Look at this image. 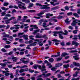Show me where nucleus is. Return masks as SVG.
<instances>
[{"instance_id": "c9c22d12", "label": "nucleus", "mask_w": 80, "mask_h": 80, "mask_svg": "<svg viewBox=\"0 0 80 80\" xmlns=\"http://www.w3.org/2000/svg\"><path fill=\"white\" fill-rule=\"evenodd\" d=\"M45 12H47V11H42L40 12L39 14H40V15H43V14L45 13Z\"/></svg>"}, {"instance_id": "680f3d73", "label": "nucleus", "mask_w": 80, "mask_h": 80, "mask_svg": "<svg viewBox=\"0 0 80 80\" xmlns=\"http://www.w3.org/2000/svg\"><path fill=\"white\" fill-rule=\"evenodd\" d=\"M40 31V30L39 29L35 30L33 32V33H37V32H38Z\"/></svg>"}, {"instance_id": "72a5a7b5", "label": "nucleus", "mask_w": 80, "mask_h": 80, "mask_svg": "<svg viewBox=\"0 0 80 80\" xmlns=\"http://www.w3.org/2000/svg\"><path fill=\"white\" fill-rule=\"evenodd\" d=\"M1 8L2 9V10H8V9H9V8H5V7H2Z\"/></svg>"}, {"instance_id": "b1692460", "label": "nucleus", "mask_w": 80, "mask_h": 80, "mask_svg": "<svg viewBox=\"0 0 80 80\" xmlns=\"http://www.w3.org/2000/svg\"><path fill=\"white\" fill-rule=\"evenodd\" d=\"M5 23H6V24L10 23V19H9L8 20H5Z\"/></svg>"}, {"instance_id": "49530a36", "label": "nucleus", "mask_w": 80, "mask_h": 80, "mask_svg": "<svg viewBox=\"0 0 80 80\" xmlns=\"http://www.w3.org/2000/svg\"><path fill=\"white\" fill-rule=\"evenodd\" d=\"M29 62L30 61H24L23 62V63L24 64H27V63H29Z\"/></svg>"}, {"instance_id": "c03bdc74", "label": "nucleus", "mask_w": 80, "mask_h": 80, "mask_svg": "<svg viewBox=\"0 0 80 80\" xmlns=\"http://www.w3.org/2000/svg\"><path fill=\"white\" fill-rule=\"evenodd\" d=\"M23 22H27L28 23H30V20L28 19L26 20H24Z\"/></svg>"}, {"instance_id": "423d86ee", "label": "nucleus", "mask_w": 80, "mask_h": 80, "mask_svg": "<svg viewBox=\"0 0 80 80\" xmlns=\"http://www.w3.org/2000/svg\"><path fill=\"white\" fill-rule=\"evenodd\" d=\"M53 33H54L53 35L54 36V37H57V34H59V37H60V32L55 31L53 32Z\"/></svg>"}, {"instance_id": "ea45409f", "label": "nucleus", "mask_w": 80, "mask_h": 80, "mask_svg": "<svg viewBox=\"0 0 80 80\" xmlns=\"http://www.w3.org/2000/svg\"><path fill=\"white\" fill-rule=\"evenodd\" d=\"M58 7L57 6L52 8V10H57V9H58Z\"/></svg>"}, {"instance_id": "e2e57ef3", "label": "nucleus", "mask_w": 80, "mask_h": 80, "mask_svg": "<svg viewBox=\"0 0 80 80\" xmlns=\"http://www.w3.org/2000/svg\"><path fill=\"white\" fill-rule=\"evenodd\" d=\"M29 72H31V73H33V72H34V70H31V69H29Z\"/></svg>"}, {"instance_id": "e433bc0d", "label": "nucleus", "mask_w": 80, "mask_h": 80, "mask_svg": "<svg viewBox=\"0 0 80 80\" xmlns=\"http://www.w3.org/2000/svg\"><path fill=\"white\" fill-rule=\"evenodd\" d=\"M78 31V30H76L73 31H72V32L74 33V34H77V33Z\"/></svg>"}, {"instance_id": "79ce46f5", "label": "nucleus", "mask_w": 80, "mask_h": 80, "mask_svg": "<svg viewBox=\"0 0 80 80\" xmlns=\"http://www.w3.org/2000/svg\"><path fill=\"white\" fill-rule=\"evenodd\" d=\"M18 79L19 80H26V79L25 78L24 79V78L22 77H20L18 78Z\"/></svg>"}, {"instance_id": "0eeeda50", "label": "nucleus", "mask_w": 80, "mask_h": 80, "mask_svg": "<svg viewBox=\"0 0 80 80\" xmlns=\"http://www.w3.org/2000/svg\"><path fill=\"white\" fill-rule=\"evenodd\" d=\"M52 41H53V42L55 43V45H58L59 44L58 42H60V41H58L57 39H54L52 40Z\"/></svg>"}, {"instance_id": "37998d69", "label": "nucleus", "mask_w": 80, "mask_h": 80, "mask_svg": "<svg viewBox=\"0 0 80 80\" xmlns=\"http://www.w3.org/2000/svg\"><path fill=\"white\" fill-rule=\"evenodd\" d=\"M76 52H78V51H77V49H76L75 50H72L70 52V53H75Z\"/></svg>"}, {"instance_id": "393cba45", "label": "nucleus", "mask_w": 80, "mask_h": 80, "mask_svg": "<svg viewBox=\"0 0 80 80\" xmlns=\"http://www.w3.org/2000/svg\"><path fill=\"white\" fill-rule=\"evenodd\" d=\"M43 25H42V27H44L45 28L47 27H48V26H49V25H48L47 26H46V25H47V24L45 22H44L43 23Z\"/></svg>"}, {"instance_id": "f257e3e1", "label": "nucleus", "mask_w": 80, "mask_h": 80, "mask_svg": "<svg viewBox=\"0 0 80 80\" xmlns=\"http://www.w3.org/2000/svg\"><path fill=\"white\" fill-rule=\"evenodd\" d=\"M38 67L39 68V69H41L42 72H43L44 71L46 70V69H42V68H45V66L44 65L42 66V67L40 65H35L32 67V69H33V68L34 69H37V68H38Z\"/></svg>"}, {"instance_id": "de8ad7c7", "label": "nucleus", "mask_w": 80, "mask_h": 80, "mask_svg": "<svg viewBox=\"0 0 80 80\" xmlns=\"http://www.w3.org/2000/svg\"><path fill=\"white\" fill-rule=\"evenodd\" d=\"M3 37L4 38L7 37L8 38L9 37V35L5 34L3 36Z\"/></svg>"}, {"instance_id": "7c9ffc66", "label": "nucleus", "mask_w": 80, "mask_h": 80, "mask_svg": "<svg viewBox=\"0 0 80 80\" xmlns=\"http://www.w3.org/2000/svg\"><path fill=\"white\" fill-rule=\"evenodd\" d=\"M15 2H16V3L17 4H19L20 3H22V2H20L18 0H15Z\"/></svg>"}, {"instance_id": "20e7f679", "label": "nucleus", "mask_w": 80, "mask_h": 80, "mask_svg": "<svg viewBox=\"0 0 80 80\" xmlns=\"http://www.w3.org/2000/svg\"><path fill=\"white\" fill-rule=\"evenodd\" d=\"M35 38H44L45 39L47 40L48 39V38L46 35H44L42 36H40L39 35H37Z\"/></svg>"}, {"instance_id": "5701e85b", "label": "nucleus", "mask_w": 80, "mask_h": 80, "mask_svg": "<svg viewBox=\"0 0 80 80\" xmlns=\"http://www.w3.org/2000/svg\"><path fill=\"white\" fill-rule=\"evenodd\" d=\"M79 72H76L75 74L73 75V76L75 77H77L78 76V73H79Z\"/></svg>"}, {"instance_id": "473e14b6", "label": "nucleus", "mask_w": 80, "mask_h": 80, "mask_svg": "<svg viewBox=\"0 0 80 80\" xmlns=\"http://www.w3.org/2000/svg\"><path fill=\"white\" fill-rule=\"evenodd\" d=\"M63 66V67L66 68H68V67H70V65H69V64L64 65Z\"/></svg>"}, {"instance_id": "0e129e2a", "label": "nucleus", "mask_w": 80, "mask_h": 80, "mask_svg": "<svg viewBox=\"0 0 80 80\" xmlns=\"http://www.w3.org/2000/svg\"><path fill=\"white\" fill-rule=\"evenodd\" d=\"M73 14V13H72V12H68L67 13V15H72Z\"/></svg>"}, {"instance_id": "864d4df0", "label": "nucleus", "mask_w": 80, "mask_h": 80, "mask_svg": "<svg viewBox=\"0 0 80 80\" xmlns=\"http://www.w3.org/2000/svg\"><path fill=\"white\" fill-rule=\"evenodd\" d=\"M0 65H1L2 67H5L6 66V64L5 63H1Z\"/></svg>"}, {"instance_id": "6e6552de", "label": "nucleus", "mask_w": 80, "mask_h": 80, "mask_svg": "<svg viewBox=\"0 0 80 80\" xmlns=\"http://www.w3.org/2000/svg\"><path fill=\"white\" fill-rule=\"evenodd\" d=\"M44 63H47V66H48L49 68H51L52 67V66L51 63H50V62H48V61L47 60H45L44 61Z\"/></svg>"}, {"instance_id": "4d7b16f0", "label": "nucleus", "mask_w": 80, "mask_h": 80, "mask_svg": "<svg viewBox=\"0 0 80 80\" xmlns=\"http://www.w3.org/2000/svg\"><path fill=\"white\" fill-rule=\"evenodd\" d=\"M65 9L66 10H69V8H68V6H66L65 7Z\"/></svg>"}, {"instance_id": "338daca9", "label": "nucleus", "mask_w": 80, "mask_h": 80, "mask_svg": "<svg viewBox=\"0 0 80 80\" xmlns=\"http://www.w3.org/2000/svg\"><path fill=\"white\" fill-rule=\"evenodd\" d=\"M68 28H69V29H70V30H73V27L72 26H69L68 27Z\"/></svg>"}, {"instance_id": "6ab92c4d", "label": "nucleus", "mask_w": 80, "mask_h": 80, "mask_svg": "<svg viewBox=\"0 0 80 80\" xmlns=\"http://www.w3.org/2000/svg\"><path fill=\"white\" fill-rule=\"evenodd\" d=\"M69 19L68 18H67L65 20V22L66 23V24H70V21H68Z\"/></svg>"}, {"instance_id": "5fc2aeb1", "label": "nucleus", "mask_w": 80, "mask_h": 80, "mask_svg": "<svg viewBox=\"0 0 80 80\" xmlns=\"http://www.w3.org/2000/svg\"><path fill=\"white\" fill-rule=\"evenodd\" d=\"M79 79H80V78H72V80H79Z\"/></svg>"}, {"instance_id": "09e8293b", "label": "nucleus", "mask_w": 80, "mask_h": 80, "mask_svg": "<svg viewBox=\"0 0 80 80\" xmlns=\"http://www.w3.org/2000/svg\"><path fill=\"white\" fill-rule=\"evenodd\" d=\"M50 62H51V63L53 62V58H51L50 59H49V60Z\"/></svg>"}, {"instance_id": "bb28decb", "label": "nucleus", "mask_w": 80, "mask_h": 80, "mask_svg": "<svg viewBox=\"0 0 80 80\" xmlns=\"http://www.w3.org/2000/svg\"><path fill=\"white\" fill-rule=\"evenodd\" d=\"M10 47H11V46L10 45H6L4 46L5 48H10Z\"/></svg>"}, {"instance_id": "c85d7f7f", "label": "nucleus", "mask_w": 80, "mask_h": 80, "mask_svg": "<svg viewBox=\"0 0 80 80\" xmlns=\"http://www.w3.org/2000/svg\"><path fill=\"white\" fill-rule=\"evenodd\" d=\"M74 38H72L73 40H77V39H78V38H77V37H78V36L77 35H74Z\"/></svg>"}, {"instance_id": "f704fd0d", "label": "nucleus", "mask_w": 80, "mask_h": 80, "mask_svg": "<svg viewBox=\"0 0 80 80\" xmlns=\"http://www.w3.org/2000/svg\"><path fill=\"white\" fill-rule=\"evenodd\" d=\"M36 5L37 6H39L40 7H42L43 6L41 4L39 3H36Z\"/></svg>"}, {"instance_id": "8fccbe9b", "label": "nucleus", "mask_w": 80, "mask_h": 80, "mask_svg": "<svg viewBox=\"0 0 80 80\" xmlns=\"http://www.w3.org/2000/svg\"><path fill=\"white\" fill-rule=\"evenodd\" d=\"M61 45H62V47L65 46V42H61Z\"/></svg>"}, {"instance_id": "052dcab7", "label": "nucleus", "mask_w": 80, "mask_h": 80, "mask_svg": "<svg viewBox=\"0 0 80 80\" xmlns=\"http://www.w3.org/2000/svg\"><path fill=\"white\" fill-rule=\"evenodd\" d=\"M44 75H45V73H42V74L38 76V77H43V75L44 77Z\"/></svg>"}, {"instance_id": "774afa93", "label": "nucleus", "mask_w": 80, "mask_h": 80, "mask_svg": "<svg viewBox=\"0 0 80 80\" xmlns=\"http://www.w3.org/2000/svg\"><path fill=\"white\" fill-rule=\"evenodd\" d=\"M5 16V17H11V14H7Z\"/></svg>"}, {"instance_id": "a878e982", "label": "nucleus", "mask_w": 80, "mask_h": 80, "mask_svg": "<svg viewBox=\"0 0 80 80\" xmlns=\"http://www.w3.org/2000/svg\"><path fill=\"white\" fill-rule=\"evenodd\" d=\"M33 6V3H30L29 4V5L28 6V8H31V7H32Z\"/></svg>"}, {"instance_id": "a18cd8bd", "label": "nucleus", "mask_w": 80, "mask_h": 80, "mask_svg": "<svg viewBox=\"0 0 80 80\" xmlns=\"http://www.w3.org/2000/svg\"><path fill=\"white\" fill-rule=\"evenodd\" d=\"M5 27H6V26L4 25H0V28H5Z\"/></svg>"}, {"instance_id": "f3484780", "label": "nucleus", "mask_w": 80, "mask_h": 80, "mask_svg": "<svg viewBox=\"0 0 80 80\" xmlns=\"http://www.w3.org/2000/svg\"><path fill=\"white\" fill-rule=\"evenodd\" d=\"M9 8H16V9H18V7L16 6H13L12 5L9 6Z\"/></svg>"}, {"instance_id": "3c124183", "label": "nucleus", "mask_w": 80, "mask_h": 80, "mask_svg": "<svg viewBox=\"0 0 80 80\" xmlns=\"http://www.w3.org/2000/svg\"><path fill=\"white\" fill-rule=\"evenodd\" d=\"M26 59V58H21L20 59V61H21L22 62H23L24 61V60Z\"/></svg>"}, {"instance_id": "dca6fc26", "label": "nucleus", "mask_w": 80, "mask_h": 80, "mask_svg": "<svg viewBox=\"0 0 80 80\" xmlns=\"http://www.w3.org/2000/svg\"><path fill=\"white\" fill-rule=\"evenodd\" d=\"M50 3L52 5H53V6H55L56 5H59V3H60L59 2L54 3V2H51Z\"/></svg>"}, {"instance_id": "4be33fe9", "label": "nucleus", "mask_w": 80, "mask_h": 80, "mask_svg": "<svg viewBox=\"0 0 80 80\" xmlns=\"http://www.w3.org/2000/svg\"><path fill=\"white\" fill-rule=\"evenodd\" d=\"M73 15L74 16H75V17H77V18H79L80 16L78 15V14L76 13H73Z\"/></svg>"}, {"instance_id": "39448f33", "label": "nucleus", "mask_w": 80, "mask_h": 80, "mask_svg": "<svg viewBox=\"0 0 80 80\" xmlns=\"http://www.w3.org/2000/svg\"><path fill=\"white\" fill-rule=\"evenodd\" d=\"M50 4H47L46 5H43L42 7H40L41 9H49L50 8V7L47 6H49Z\"/></svg>"}, {"instance_id": "13d9d810", "label": "nucleus", "mask_w": 80, "mask_h": 80, "mask_svg": "<svg viewBox=\"0 0 80 80\" xmlns=\"http://www.w3.org/2000/svg\"><path fill=\"white\" fill-rule=\"evenodd\" d=\"M73 57L74 58L75 60H78L79 59V57H77V56H73Z\"/></svg>"}, {"instance_id": "ddd939ff", "label": "nucleus", "mask_w": 80, "mask_h": 80, "mask_svg": "<svg viewBox=\"0 0 80 80\" xmlns=\"http://www.w3.org/2000/svg\"><path fill=\"white\" fill-rule=\"evenodd\" d=\"M65 33H64V32H63V31H60V33L61 34H63V35H67L68 34V32L67 30H65L64 31Z\"/></svg>"}, {"instance_id": "69168bd1", "label": "nucleus", "mask_w": 80, "mask_h": 80, "mask_svg": "<svg viewBox=\"0 0 80 80\" xmlns=\"http://www.w3.org/2000/svg\"><path fill=\"white\" fill-rule=\"evenodd\" d=\"M24 32H22V33L19 32L18 33V36H19L20 35H23V34H24Z\"/></svg>"}, {"instance_id": "1a4fd4ad", "label": "nucleus", "mask_w": 80, "mask_h": 80, "mask_svg": "<svg viewBox=\"0 0 80 80\" xmlns=\"http://www.w3.org/2000/svg\"><path fill=\"white\" fill-rule=\"evenodd\" d=\"M12 59L13 60V62H17V60L19 59V58L17 57H14V56H12Z\"/></svg>"}, {"instance_id": "7ed1b4c3", "label": "nucleus", "mask_w": 80, "mask_h": 80, "mask_svg": "<svg viewBox=\"0 0 80 80\" xmlns=\"http://www.w3.org/2000/svg\"><path fill=\"white\" fill-rule=\"evenodd\" d=\"M18 18L17 19V21H15L12 22V23H14V24H16L17 23H18L19 22H20L22 20V19H21L22 18V16H18Z\"/></svg>"}, {"instance_id": "aec40b11", "label": "nucleus", "mask_w": 80, "mask_h": 80, "mask_svg": "<svg viewBox=\"0 0 80 80\" xmlns=\"http://www.w3.org/2000/svg\"><path fill=\"white\" fill-rule=\"evenodd\" d=\"M13 53V51H11L9 53H6L5 54V55H12Z\"/></svg>"}, {"instance_id": "a19ab883", "label": "nucleus", "mask_w": 80, "mask_h": 80, "mask_svg": "<svg viewBox=\"0 0 80 80\" xmlns=\"http://www.w3.org/2000/svg\"><path fill=\"white\" fill-rule=\"evenodd\" d=\"M16 18V17L12 16L9 19V20H15Z\"/></svg>"}, {"instance_id": "f8f14e48", "label": "nucleus", "mask_w": 80, "mask_h": 80, "mask_svg": "<svg viewBox=\"0 0 80 80\" xmlns=\"http://www.w3.org/2000/svg\"><path fill=\"white\" fill-rule=\"evenodd\" d=\"M60 52H58V54L57 55H52L51 56L52 57H60Z\"/></svg>"}, {"instance_id": "2f4dec72", "label": "nucleus", "mask_w": 80, "mask_h": 80, "mask_svg": "<svg viewBox=\"0 0 80 80\" xmlns=\"http://www.w3.org/2000/svg\"><path fill=\"white\" fill-rule=\"evenodd\" d=\"M31 27H34V28H38V27H37V25H30Z\"/></svg>"}, {"instance_id": "bf43d9fd", "label": "nucleus", "mask_w": 80, "mask_h": 80, "mask_svg": "<svg viewBox=\"0 0 80 80\" xmlns=\"http://www.w3.org/2000/svg\"><path fill=\"white\" fill-rule=\"evenodd\" d=\"M1 51L3 52H7V50H6L4 48L2 49Z\"/></svg>"}, {"instance_id": "c756f323", "label": "nucleus", "mask_w": 80, "mask_h": 80, "mask_svg": "<svg viewBox=\"0 0 80 80\" xmlns=\"http://www.w3.org/2000/svg\"><path fill=\"white\" fill-rule=\"evenodd\" d=\"M29 38H29L30 40H35V39L33 38H33L34 37V36L33 35H31L29 36Z\"/></svg>"}, {"instance_id": "2eb2a0df", "label": "nucleus", "mask_w": 80, "mask_h": 80, "mask_svg": "<svg viewBox=\"0 0 80 80\" xmlns=\"http://www.w3.org/2000/svg\"><path fill=\"white\" fill-rule=\"evenodd\" d=\"M72 45H75V46H78V43L77 42L75 41H72Z\"/></svg>"}, {"instance_id": "9d476101", "label": "nucleus", "mask_w": 80, "mask_h": 80, "mask_svg": "<svg viewBox=\"0 0 80 80\" xmlns=\"http://www.w3.org/2000/svg\"><path fill=\"white\" fill-rule=\"evenodd\" d=\"M76 23H78V22H76L75 20H74L71 23V25L73 27H75V26H76V25H77V24Z\"/></svg>"}, {"instance_id": "412c9836", "label": "nucleus", "mask_w": 80, "mask_h": 80, "mask_svg": "<svg viewBox=\"0 0 80 80\" xmlns=\"http://www.w3.org/2000/svg\"><path fill=\"white\" fill-rule=\"evenodd\" d=\"M46 18H50V16H53V14H50L49 13L47 14L46 15Z\"/></svg>"}, {"instance_id": "4468645a", "label": "nucleus", "mask_w": 80, "mask_h": 80, "mask_svg": "<svg viewBox=\"0 0 80 80\" xmlns=\"http://www.w3.org/2000/svg\"><path fill=\"white\" fill-rule=\"evenodd\" d=\"M22 37H24V38L25 40H28V35L24 34L23 36L20 37V38H22Z\"/></svg>"}, {"instance_id": "f03ea898", "label": "nucleus", "mask_w": 80, "mask_h": 80, "mask_svg": "<svg viewBox=\"0 0 80 80\" xmlns=\"http://www.w3.org/2000/svg\"><path fill=\"white\" fill-rule=\"evenodd\" d=\"M36 42H34L33 43L31 44V46H35L36 45V43H41L42 42L43 40L42 39H37L35 40Z\"/></svg>"}, {"instance_id": "cd10ccee", "label": "nucleus", "mask_w": 80, "mask_h": 80, "mask_svg": "<svg viewBox=\"0 0 80 80\" xmlns=\"http://www.w3.org/2000/svg\"><path fill=\"white\" fill-rule=\"evenodd\" d=\"M2 72L3 73H5V75L6 76H8L9 75H10V74L8 72H5V71H2Z\"/></svg>"}, {"instance_id": "603ef678", "label": "nucleus", "mask_w": 80, "mask_h": 80, "mask_svg": "<svg viewBox=\"0 0 80 80\" xmlns=\"http://www.w3.org/2000/svg\"><path fill=\"white\" fill-rule=\"evenodd\" d=\"M18 7H19V8H22V5L21 4H18Z\"/></svg>"}, {"instance_id": "9b49d317", "label": "nucleus", "mask_w": 80, "mask_h": 80, "mask_svg": "<svg viewBox=\"0 0 80 80\" xmlns=\"http://www.w3.org/2000/svg\"><path fill=\"white\" fill-rule=\"evenodd\" d=\"M59 64H57L56 67H53L51 69V70L52 71H55L57 69V67H59Z\"/></svg>"}, {"instance_id": "58836bf2", "label": "nucleus", "mask_w": 80, "mask_h": 80, "mask_svg": "<svg viewBox=\"0 0 80 80\" xmlns=\"http://www.w3.org/2000/svg\"><path fill=\"white\" fill-rule=\"evenodd\" d=\"M51 74L50 73H48L47 75H46L45 74L44 75V77H48L49 76H50Z\"/></svg>"}, {"instance_id": "a211bd4d", "label": "nucleus", "mask_w": 80, "mask_h": 80, "mask_svg": "<svg viewBox=\"0 0 80 80\" xmlns=\"http://www.w3.org/2000/svg\"><path fill=\"white\" fill-rule=\"evenodd\" d=\"M69 54H68L66 52H63L62 53V54L61 55V57H65L67 55H68Z\"/></svg>"}, {"instance_id": "6e6d98bb", "label": "nucleus", "mask_w": 80, "mask_h": 80, "mask_svg": "<svg viewBox=\"0 0 80 80\" xmlns=\"http://www.w3.org/2000/svg\"><path fill=\"white\" fill-rule=\"evenodd\" d=\"M24 72V69H22L20 70L19 72V73H22V72Z\"/></svg>"}, {"instance_id": "4c0bfd02", "label": "nucleus", "mask_w": 80, "mask_h": 80, "mask_svg": "<svg viewBox=\"0 0 80 80\" xmlns=\"http://www.w3.org/2000/svg\"><path fill=\"white\" fill-rule=\"evenodd\" d=\"M9 4V3H8V2H5L3 4V5L4 6H7Z\"/></svg>"}]
</instances>
